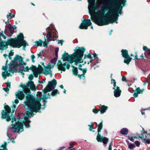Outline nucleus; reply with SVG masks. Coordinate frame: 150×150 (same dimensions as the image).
<instances>
[{
    "mask_svg": "<svg viewBox=\"0 0 150 150\" xmlns=\"http://www.w3.org/2000/svg\"><path fill=\"white\" fill-rule=\"evenodd\" d=\"M56 81L53 79L51 81L49 82L48 85L44 90V94L42 95V97H40V99H35L30 93L27 94L26 96V100L24 103L25 105L28 106V108L26 110V114L28 117L33 116L34 114L33 112H37L41 108V105L40 101L41 99H44L43 101L44 104L42 105V108L44 109L45 106L47 102V99L50 98V95L48 92L54 90L57 85Z\"/></svg>",
    "mask_w": 150,
    "mask_h": 150,
    "instance_id": "nucleus-1",
    "label": "nucleus"
},
{
    "mask_svg": "<svg viewBox=\"0 0 150 150\" xmlns=\"http://www.w3.org/2000/svg\"><path fill=\"white\" fill-rule=\"evenodd\" d=\"M18 120L16 122V118L14 116L12 118V124L8 127L7 133L8 137L10 138L11 137V133L13 132H21L23 130V124L26 127H30V121L28 117L25 116L23 113H19L18 115Z\"/></svg>",
    "mask_w": 150,
    "mask_h": 150,
    "instance_id": "nucleus-2",
    "label": "nucleus"
},
{
    "mask_svg": "<svg viewBox=\"0 0 150 150\" xmlns=\"http://www.w3.org/2000/svg\"><path fill=\"white\" fill-rule=\"evenodd\" d=\"M88 9L92 21L99 26L108 25L105 24V23L108 21V16L107 14L106 16H104L105 12L104 10L101 9L96 13L95 12V0H88Z\"/></svg>",
    "mask_w": 150,
    "mask_h": 150,
    "instance_id": "nucleus-3",
    "label": "nucleus"
},
{
    "mask_svg": "<svg viewBox=\"0 0 150 150\" xmlns=\"http://www.w3.org/2000/svg\"><path fill=\"white\" fill-rule=\"evenodd\" d=\"M26 65V63L23 62V59L20 56L17 55L15 57L14 61H12L8 64L7 68L10 72H19L22 74H24V71H28L30 69L28 66L24 68V66Z\"/></svg>",
    "mask_w": 150,
    "mask_h": 150,
    "instance_id": "nucleus-4",
    "label": "nucleus"
},
{
    "mask_svg": "<svg viewBox=\"0 0 150 150\" xmlns=\"http://www.w3.org/2000/svg\"><path fill=\"white\" fill-rule=\"evenodd\" d=\"M110 0H105L100 6L101 8L106 7L107 10L109 11L107 13V15L108 16V20L105 23V24H108L114 22L117 23L118 18L119 16V14L113 8L115 6L113 1L110 2L109 3H107Z\"/></svg>",
    "mask_w": 150,
    "mask_h": 150,
    "instance_id": "nucleus-5",
    "label": "nucleus"
},
{
    "mask_svg": "<svg viewBox=\"0 0 150 150\" xmlns=\"http://www.w3.org/2000/svg\"><path fill=\"white\" fill-rule=\"evenodd\" d=\"M85 50V49L83 47L78 48L75 52L73 55L70 56L65 52L63 54L62 58L64 61H67L70 59L72 57L75 60V65H77L78 63L82 62L83 60L82 58L83 56V53Z\"/></svg>",
    "mask_w": 150,
    "mask_h": 150,
    "instance_id": "nucleus-6",
    "label": "nucleus"
},
{
    "mask_svg": "<svg viewBox=\"0 0 150 150\" xmlns=\"http://www.w3.org/2000/svg\"><path fill=\"white\" fill-rule=\"evenodd\" d=\"M4 42L7 45H9L13 47H20L21 45H26V42L24 40V36L22 33H20L17 36V39H13L11 38L7 40L6 42Z\"/></svg>",
    "mask_w": 150,
    "mask_h": 150,
    "instance_id": "nucleus-7",
    "label": "nucleus"
},
{
    "mask_svg": "<svg viewBox=\"0 0 150 150\" xmlns=\"http://www.w3.org/2000/svg\"><path fill=\"white\" fill-rule=\"evenodd\" d=\"M46 29L49 30L46 36L47 40L48 41H52V36H53L52 33H53L54 34V36L56 38L57 36V32L54 29V25L52 24H51L50 26L47 27Z\"/></svg>",
    "mask_w": 150,
    "mask_h": 150,
    "instance_id": "nucleus-8",
    "label": "nucleus"
},
{
    "mask_svg": "<svg viewBox=\"0 0 150 150\" xmlns=\"http://www.w3.org/2000/svg\"><path fill=\"white\" fill-rule=\"evenodd\" d=\"M113 1L114 3L115 6L113 8V9L115 10L116 9V12H118L120 9L121 8V4H122L123 6H124L125 5V3H126V0H110V1L108 2V3Z\"/></svg>",
    "mask_w": 150,
    "mask_h": 150,
    "instance_id": "nucleus-9",
    "label": "nucleus"
},
{
    "mask_svg": "<svg viewBox=\"0 0 150 150\" xmlns=\"http://www.w3.org/2000/svg\"><path fill=\"white\" fill-rule=\"evenodd\" d=\"M26 85L27 86L24 85L22 87L23 91L25 93L30 92V89L28 87H30L31 89L33 91H35L36 90V87L34 85L33 82L32 81H29Z\"/></svg>",
    "mask_w": 150,
    "mask_h": 150,
    "instance_id": "nucleus-10",
    "label": "nucleus"
},
{
    "mask_svg": "<svg viewBox=\"0 0 150 150\" xmlns=\"http://www.w3.org/2000/svg\"><path fill=\"white\" fill-rule=\"evenodd\" d=\"M5 111L3 110L1 112V118L2 119L6 118L7 121H9L11 120L9 114L11 112V109L8 105H6L4 107Z\"/></svg>",
    "mask_w": 150,
    "mask_h": 150,
    "instance_id": "nucleus-11",
    "label": "nucleus"
},
{
    "mask_svg": "<svg viewBox=\"0 0 150 150\" xmlns=\"http://www.w3.org/2000/svg\"><path fill=\"white\" fill-rule=\"evenodd\" d=\"M111 83L113 84V87L112 88V89L114 90V96L116 98L120 97L121 95V91L119 87L117 86L115 80L112 79L111 80Z\"/></svg>",
    "mask_w": 150,
    "mask_h": 150,
    "instance_id": "nucleus-12",
    "label": "nucleus"
},
{
    "mask_svg": "<svg viewBox=\"0 0 150 150\" xmlns=\"http://www.w3.org/2000/svg\"><path fill=\"white\" fill-rule=\"evenodd\" d=\"M43 73L45 75L49 74L50 77L52 75V71L51 70V68L53 67V66H52L50 63L47 64L46 66H44Z\"/></svg>",
    "mask_w": 150,
    "mask_h": 150,
    "instance_id": "nucleus-13",
    "label": "nucleus"
},
{
    "mask_svg": "<svg viewBox=\"0 0 150 150\" xmlns=\"http://www.w3.org/2000/svg\"><path fill=\"white\" fill-rule=\"evenodd\" d=\"M91 23L90 19H84L80 26H79V28L81 29H87L88 27L91 25Z\"/></svg>",
    "mask_w": 150,
    "mask_h": 150,
    "instance_id": "nucleus-14",
    "label": "nucleus"
},
{
    "mask_svg": "<svg viewBox=\"0 0 150 150\" xmlns=\"http://www.w3.org/2000/svg\"><path fill=\"white\" fill-rule=\"evenodd\" d=\"M59 63L60 64L58 65V68L59 70L65 71L66 70L65 67L66 66L67 69H69L70 65L69 64H66V63H65L63 64L62 62L60 61H58Z\"/></svg>",
    "mask_w": 150,
    "mask_h": 150,
    "instance_id": "nucleus-15",
    "label": "nucleus"
},
{
    "mask_svg": "<svg viewBox=\"0 0 150 150\" xmlns=\"http://www.w3.org/2000/svg\"><path fill=\"white\" fill-rule=\"evenodd\" d=\"M16 98H18L19 99L22 100L24 98L25 95L23 92L18 91L16 93Z\"/></svg>",
    "mask_w": 150,
    "mask_h": 150,
    "instance_id": "nucleus-16",
    "label": "nucleus"
},
{
    "mask_svg": "<svg viewBox=\"0 0 150 150\" xmlns=\"http://www.w3.org/2000/svg\"><path fill=\"white\" fill-rule=\"evenodd\" d=\"M122 57L125 58L130 57L128 55V51L126 50H122L121 51Z\"/></svg>",
    "mask_w": 150,
    "mask_h": 150,
    "instance_id": "nucleus-17",
    "label": "nucleus"
},
{
    "mask_svg": "<svg viewBox=\"0 0 150 150\" xmlns=\"http://www.w3.org/2000/svg\"><path fill=\"white\" fill-rule=\"evenodd\" d=\"M7 48V45L4 42H0V50H4Z\"/></svg>",
    "mask_w": 150,
    "mask_h": 150,
    "instance_id": "nucleus-18",
    "label": "nucleus"
},
{
    "mask_svg": "<svg viewBox=\"0 0 150 150\" xmlns=\"http://www.w3.org/2000/svg\"><path fill=\"white\" fill-rule=\"evenodd\" d=\"M100 112L101 114H103L106 112L108 108V107L104 105H100Z\"/></svg>",
    "mask_w": 150,
    "mask_h": 150,
    "instance_id": "nucleus-19",
    "label": "nucleus"
},
{
    "mask_svg": "<svg viewBox=\"0 0 150 150\" xmlns=\"http://www.w3.org/2000/svg\"><path fill=\"white\" fill-rule=\"evenodd\" d=\"M128 132V130L126 128L122 129L120 131V133L125 135H127V134Z\"/></svg>",
    "mask_w": 150,
    "mask_h": 150,
    "instance_id": "nucleus-20",
    "label": "nucleus"
},
{
    "mask_svg": "<svg viewBox=\"0 0 150 150\" xmlns=\"http://www.w3.org/2000/svg\"><path fill=\"white\" fill-rule=\"evenodd\" d=\"M3 77L4 79H6L7 76H11V74L10 73H8L7 71H3L2 74Z\"/></svg>",
    "mask_w": 150,
    "mask_h": 150,
    "instance_id": "nucleus-21",
    "label": "nucleus"
},
{
    "mask_svg": "<svg viewBox=\"0 0 150 150\" xmlns=\"http://www.w3.org/2000/svg\"><path fill=\"white\" fill-rule=\"evenodd\" d=\"M132 58L130 57H126L125 58L124 62L127 64H129L130 62L131 61Z\"/></svg>",
    "mask_w": 150,
    "mask_h": 150,
    "instance_id": "nucleus-22",
    "label": "nucleus"
},
{
    "mask_svg": "<svg viewBox=\"0 0 150 150\" xmlns=\"http://www.w3.org/2000/svg\"><path fill=\"white\" fill-rule=\"evenodd\" d=\"M71 67L73 68L72 69V71L73 74L74 75L76 76L78 73V71L77 69L73 65H71Z\"/></svg>",
    "mask_w": 150,
    "mask_h": 150,
    "instance_id": "nucleus-23",
    "label": "nucleus"
},
{
    "mask_svg": "<svg viewBox=\"0 0 150 150\" xmlns=\"http://www.w3.org/2000/svg\"><path fill=\"white\" fill-rule=\"evenodd\" d=\"M42 41L41 40H39L38 41L35 42V45H37V46H41L42 45Z\"/></svg>",
    "mask_w": 150,
    "mask_h": 150,
    "instance_id": "nucleus-24",
    "label": "nucleus"
},
{
    "mask_svg": "<svg viewBox=\"0 0 150 150\" xmlns=\"http://www.w3.org/2000/svg\"><path fill=\"white\" fill-rule=\"evenodd\" d=\"M8 28L10 31V32L13 34L14 32L13 28V26L11 25L10 24H9L8 26Z\"/></svg>",
    "mask_w": 150,
    "mask_h": 150,
    "instance_id": "nucleus-25",
    "label": "nucleus"
},
{
    "mask_svg": "<svg viewBox=\"0 0 150 150\" xmlns=\"http://www.w3.org/2000/svg\"><path fill=\"white\" fill-rule=\"evenodd\" d=\"M108 138L104 137L101 140V141L100 142H102L104 144H106L107 142H108Z\"/></svg>",
    "mask_w": 150,
    "mask_h": 150,
    "instance_id": "nucleus-26",
    "label": "nucleus"
},
{
    "mask_svg": "<svg viewBox=\"0 0 150 150\" xmlns=\"http://www.w3.org/2000/svg\"><path fill=\"white\" fill-rule=\"evenodd\" d=\"M59 92L57 89H55L51 93V95L52 96H55L57 94H59Z\"/></svg>",
    "mask_w": 150,
    "mask_h": 150,
    "instance_id": "nucleus-27",
    "label": "nucleus"
},
{
    "mask_svg": "<svg viewBox=\"0 0 150 150\" xmlns=\"http://www.w3.org/2000/svg\"><path fill=\"white\" fill-rule=\"evenodd\" d=\"M103 127V125H102V122H101L99 125L98 127V132H100V131L101 129Z\"/></svg>",
    "mask_w": 150,
    "mask_h": 150,
    "instance_id": "nucleus-28",
    "label": "nucleus"
},
{
    "mask_svg": "<svg viewBox=\"0 0 150 150\" xmlns=\"http://www.w3.org/2000/svg\"><path fill=\"white\" fill-rule=\"evenodd\" d=\"M144 89L141 90L140 89L139 87L137 88L136 89V91L139 93H142L143 91H144Z\"/></svg>",
    "mask_w": 150,
    "mask_h": 150,
    "instance_id": "nucleus-29",
    "label": "nucleus"
},
{
    "mask_svg": "<svg viewBox=\"0 0 150 150\" xmlns=\"http://www.w3.org/2000/svg\"><path fill=\"white\" fill-rule=\"evenodd\" d=\"M101 136V134H99V132H98V135L97 137V140L98 142H100L101 141V140L103 138Z\"/></svg>",
    "mask_w": 150,
    "mask_h": 150,
    "instance_id": "nucleus-30",
    "label": "nucleus"
},
{
    "mask_svg": "<svg viewBox=\"0 0 150 150\" xmlns=\"http://www.w3.org/2000/svg\"><path fill=\"white\" fill-rule=\"evenodd\" d=\"M7 145V143L6 142H5L4 144H2L1 147H2L3 148V149H0V150H7V149H6V146Z\"/></svg>",
    "mask_w": 150,
    "mask_h": 150,
    "instance_id": "nucleus-31",
    "label": "nucleus"
},
{
    "mask_svg": "<svg viewBox=\"0 0 150 150\" xmlns=\"http://www.w3.org/2000/svg\"><path fill=\"white\" fill-rule=\"evenodd\" d=\"M14 17V15H12L11 13H9V15H7V18L8 20L12 18H13Z\"/></svg>",
    "mask_w": 150,
    "mask_h": 150,
    "instance_id": "nucleus-32",
    "label": "nucleus"
},
{
    "mask_svg": "<svg viewBox=\"0 0 150 150\" xmlns=\"http://www.w3.org/2000/svg\"><path fill=\"white\" fill-rule=\"evenodd\" d=\"M135 147L134 144H129L128 145V148L130 149H132Z\"/></svg>",
    "mask_w": 150,
    "mask_h": 150,
    "instance_id": "nucleus-33",
    "label": "nucleus"
},
{
    "mask_svg": "<svg viewBox=\"0 0 150 150\" xmlns=\"http://www.w3.org/2000/svg\"><path fill=\"white\" fill-rule=\"evenodd\" d=\"M57 60L56 58H54L50 62L51 64H53L52 66H54V65L55 64Z\"/></svg>",
    "mask_w": 150,
    "mask_h": 150,
    "instance_id": "nucleus-34",
    "label": "nucleus"
},
{
    "mask_svg": "<svg viewBox=\"0 0 150 150\" xmlns=\"http://www.w3.org/2000/svg\"><path fill=\"white\" fill-rule=\"evenodd\" d=\"M143 142L144 143H146L148 144H150V139H143Z\"/></svg>",
    "mask_w": 150,
    "mask_h": 150,
    "instance_id": "nucleus-35",
    "label": "nucleus"
},
{
    "mask_svg": "<svg viewBox=\"0 0 150 150\" xmlns=\"http://www.w3.org/2000/svg\"><path fill=\"white\" fill-rule=\"evenodd\" d=\"M33 73H36L40 74L41 72L40 70L37 68H36L33 71Z\"/></svg>",
    "mask_w": 150,
    "mask_h": 150,
    "instance_id": "nucleus-36",
    "label": "nucleus"
},
{
    "mask_svg": "<svg viewBox=\"0 0 150 150\" xmlns=\"http://www.w3.org/2000/svg\"><path fill=\"white\" fill-rule=\"evenodd\" d=\"M38 68L40 70V72H41L42 71H43L44 69H43V68L40 65H39L38 66Z\"/></svg>",
    "mask_w": 150,
    "mask_h": 150,
    "instance_id": "nucleus-37",
    "label": "nucleus"
},
{
    "mask_svg": "<svg viewBox=\"0 0 150 150\" xmlns=\"http://www.w3.org/2000/svg\"><path fill=\"white\" fill-rule=\"evenodd\" d=\"M88 126L89 127V130L90 131H92V129H93V124L91 123V124L89 125Z\"/></svg>",
    "mask_w": 150,
    "mask_h": 150,
    "instance_id": "nucleus-38",
    "label": "nucleus"
},
{
    "mask_svg": "<svg viewBox=\"0 0 150 150\" xmlns=\"http://www.w3.org/2000/svg\"><path fill=\"white\" fill-rule=\"evenodd\" d=\"M75 60H74L73 57H72V58L70 60H68L67 61L68 62H69V63L70 64L74 62H75Z\"/></svg>",
    "mask_w": 150,
    "mask_h": 150,
    "instance_id": "nucleus-39",
    "label": "nucleus"
},
{
    "mask_svg": "<svg viewBox=\"0 0 150 150\" xmlns=\"http://www.w3.org/2000/svg\"><path fill=\"white\" fill-rule=\"evenodd\" d=\"M91 57V54H88L87 55H86V54L84 56V58H90Z\"/></svg>",
    "mask_w": 150,
    "mask_h": 150,
    "instance_id": "nucleus-40",
    "label": "nucleus"
},
{
    "mask_svg": "<svg viewBox=\"0 0 150 150\" xmlns=\"http://www.w3.org/2000/svg\"><path fill=\"white\" fill-rule=\"evenodd\" d=\"M42 52H40L38 54H37V56H38V58H42Z\"/></svg>",
    "mask_w": 150,
    "mask_h": 150,
    "instance_id": "nucleus-41",
    "label": "nucleus"
},
{
    "mask_svg": "<svg viewBox=\"0 0 150 150\" xmlns=\"http://www.w3.org/2000/svg\"><path fill=\"white\" fill-rule=\"evenodd\" d=\"M135 144L136 145L137 147L139 146L140 145V142L137 141H136L135 142Z\"/></svg>",
    "mask_w": 150,
    "mask_h": 150,
    "instance_id": "nucleus-42",
    "label": "nucleus"
},
{
    "mask_svg": "<svg viewBox=\"0 0 150 150\" xmlns=\"http://www.w3.org/2000/svg\"><path fill=\"white\" fill-rule=\"evenodd\" d=\"M0 35L1 36L3 37L4 39H5L6 38V36L4 35L3 31H1V32L0 33Z\"/></svg>",
    "mask_w": 150,
    "mask_h": 150,
    "instance_id": "nucleus-43",
    "label": "nucleus"
},
{
    "mask_svg": "<svg viewBox=\"0 0 150 150\" xmlns=\"http://www.w3.org/2000/svg\"><path fill=\"white\" fill-rule=\"evenodd\" d=\"M32 61L33 62H35L34 59L35 58V57L34 55L32 54L31 56Z\"/></svg>",
    "mask_w": 150,
    "mask_h": 150,
    "instance_id": "nucleus-44",
    "label": "nucleus"
},
{
    "mask_svg": "<svg viewBox=\"0 0 150 150\" xmlns=\"http://www.w3.org/2000/svg\"><path fill=\"white\" fill-rule=\"evenodd\" d=\"M36 68V67L34 65H32L31 67L30 68V69L33 71Z\"/></svg>",
    "mask_w": 150,
    "mask_h": 150,
    "instance_id": "nucleus-45",
    "label": "nucleus"
},
{
    "mask_svg": "<svg viewBox=\"0 0 150 150\" xmlns=\"http://www.w3.org/2000/svg\"><path fill=\"white\" fill-rule=\"evenodd\" d=\"M12 107L13 108L12 111H13H13H14L15 110V109H16V105L15 104H13V106H12Z\"/></svg>",
    "mask_w": 150,
    "mask_h": 150,
    "instance_id": "nucleus-46",
    "label": "nucleus"
},
{
    "mask_svg": "<svg viewBox=\"0 0 150 150\" xmlns=\"http://www.w3.org/2000/svg\"><path fill=\"white\" fill-rule=\"evenodd\" d=\"M63 42V40H58V43L60 44L61 45H62Z\"/></svg>",
    "mask_w": 150,
    "mask_h": 150,
    "instance_id": "nucleus-47",
    "label": "nucleus"
},
{
    "mask_svg": "<svg viewBox=\"0 0 150 150\" xmlns=\"http://www.w3.org/2000/svg\"><path fill=\"white\" fill-rule=\"evenodd\" d=\"M99 111V110H97L96 109H93V112L95 114L97 113Z\"/></svg>",
    "mask_w": 150,
    "mask_h": 150,
    "instance_id": "nucleus-48",
    "label": "nucleus"
},
{
    "mask_svg": "<svg viewBox=\"0 0 150 150\" xmlns=\"http://www.w3.org/2000/svg\"><path fill=\"white\" fill-rule=\"evenodd\" d=\"M128 139H129V140H130L132 142H133L134 141V140L133 137H130L129 136H128Z\"/></svg>",
    "mask_w": 150,
    "mask_h": 150,
    "instance_id": "nucleus-49",
    "label": "nucleus"
},
{
    "mask_svg": "<svg viewBox=\"0 0 150 150\" xmlns=\"http://www.w3.org/2000/svg\"><path fill=\"white\" fill-rule=\"evenodd\" d=\"M138 93L136 92H134L133 94V96L134 97H137L138 96Z\"/></svg>",
    "mask_w": 150,
    "mask_h": 150,
    "instance_id": "nucleus-50",
    "label": "nucleus"
},
{
    "mask_svg": "<svg viewBox=\"0 0 150 150\" xmlns=\"http://www.w3.org/2000/svg\"><path fill=\"white\" fill-rule=\"evenodd\" d=\"M122 6H121V8L120 9V10L118 12L120 15H121L122 13Z\"/></svg>",
    "mask_w": 150,
    "mask_h": 150,
    "instance_id": "nucleus-51",
    "label": "nucleus"
},
{
    "mask_svg": "<svg viewBox=\"0 0 150 150\" xmlns=\"http://www.w3.org/2000/svg\"><path fill=\"white\" fill-rule=\"evenodd\" d=\"M143 49L145 51H149V50L148 48L146 46H144L143 47Z\"/></svg>",
    "mask_w": 150,
    "mask_h": 150,
    "instance_id": "nucleus-52",
    "label": "nucleus"
},
{
    "mask_svg": "<svg viewBox=\"0 0 150 150\" xmlns=\"http://www.w3.org/2000/svg\"><path fill=\"white\" fill-rule=\"evenodd\" d=\"M33 76L31 74V75H29V79L30 80H32L33 79Z\"/></svg>",
    "mask_w": 150,
    "mask_h": 150,
    "instance_id": "nucleus-53",
    "label": "nucleus"
},
{
    "mask_svg": "<svg viewBox=\"0 0 150 150\" xmlns=\"http://www.w3.org/2000/svg\"><path fill=\"white\" fill-rule=\"evenodd\" d=\"M3 90H4L6 92H8L9 91V88H4Z\"/></svg>",
    "mask_w": 150,
    "mask_h": 150,
    "instance_id": "nucleus-54",
    "label": "nucleus"
},
{
    "mask_svg": "<svg viewBox=\"0 0 150 150\" xmlns=\"http://www.w3.org/2000/svg\"><path fill=\"white\" fill-rule=\"evenodd\" d=\"M87 70V69L86 68L83 69V74L84 75L85 73H86V71Z\"/></svg>",
    "mask_w": 150,
    "mask_h": 150,
    "instance_id": "nucleus-55",
    "label": "nucleus"
},
{
    "mask_svg": "<svg viewBox=\"0 0 150 150\" xmlns=\"http://www.w3.org/2000/svg\"><path fill=\"white\" fill-rule=\"evenodd\" d=\"M6 85L8 87V88H10L11 83L10 82L6 83Z\"/></svg>",
    "mask_w": 150,
    "mask_h": 150,
    "instance_id": "nucleus-56",
    "label": "nucleus"
},
{
    "mask_svg": "<svg viewBox=\"0 0 150 150\" xmlns=\"http://www.w3.org/2000/svg\"><path fill=\"white\" fill-rule=\"evenodd\" d=\"M19 102V100L17 99H16L15 100L14 102H13V103L14 104V103H15L16 104H17Z\"/></svg>",
    "mask_w": 150,
    "mask_h": 150,
    "instance_id": "nucleus-57",
    "label": "nucleus"
},
{
    "mask_svg": "<svg viewBox=\"0 0 150 150\" xmlns=\"http://www.w3.org/2000/svg\"><path fill=\"white\" fill-rule=\"evenodd\" d=\"M2 69L3 70H4L5 71H7V69H6V67L5 66H3L2 68Z\"/></svg>",
    "mask_w": 150,
    "mask_h": 150,
    "instance_id": "nucleus-58",
    "label": "nucleus"
},
{
    "mask_svg": "<svg viewBox=\"0 0 150 150\" xmlns=\"http://www.w3.org/2000/svg\"><path fill=\"white\" fill-rule=\"evenodd\" d=\"M126 80V78L125 76H123L122 77V80L123 81H127Z\"/></svg>",
    "mask_w": 150,
    "mask_h": 150,
    "instance_id": "nucleus-59",
    "label": "nucleus"
},
{
    "mask_svg": "<svg viewBox=\"0 0 150 150\" xmlns=\"http://www.w3.org/2000/svg\"><path fill=\"white\" fill-rule=\"evenodd\" d=\"M35 77H38V74L39 73H33Z\"/></svg>",
    "mask_w": 150,
    "mask_h": 150,
    "instance_id": "nucleus-60",
    "label": "nucleus"
},
{
    "mask_svg": "<svg viewBox=\"0 0 150 150\" xmlns=\"http://www.w3.org/2000/svg\"><path fill=\"white\" fill-rule=\"evenodd\" d=\"M65 147L64 146H62L61 147L59 148L58 149L59 150H62L64 149L65 148Z\"/></svg>",
    "mask_w": 150,
    "mask_h": 150,
    "instance_id": "nucleus-61",
    "label": "nucleus"
},
{
    "mask_svg": "<svg viewBox=\"0 0 150 150\" xmlns=\"http://www.w3.org/2000/svg\"><path fill=\"white\" fill-rule=\"evenodd\" d=\"M93 56L95 58H97V55L96 54H93Z\"/></svg>",
    "mask_w": 150,
    "mask_h": 150,
    "instance_id": "nucleus-62",
    "label": "nucleus"
},
{
    "mask_svg": "<svg viewBox=\"0 0 150 150\" xmlns=\"http://www.w3.org/2000/svg\"><path fill=\"white\" fill-rule=\"evenodd\" d=\"M82 66L81 64L79 65V69L81 70V71H82L83 69H82V68H81L80 67H81Z\"/></svg>",
    "mask_w": 150,
    "mask_h": 150,
    "instance_id": "nucleus-63",
    "label": "nucleus"
},
{
    "mask_svg": "<svg viewBox=\"0 0 150 150\" xmlns=\"http://www.w3.org/2000/svg\"><path fill=\"white\" fill-rule=\"evenodd\" d=\"M112 148L111 145L110 144L109 146L108 150H112Z\"/></svg>",
    "mask_w": 150,
    "mask_h": 150,
    "instance_id": "nucleus-64",
    "label": "nucleus"
}]
</instances>
